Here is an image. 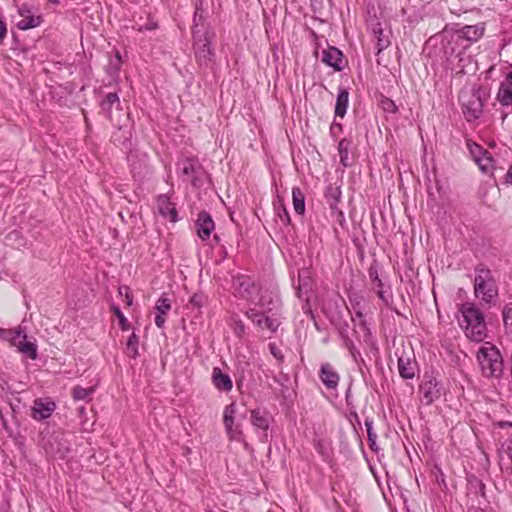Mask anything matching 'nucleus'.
Segmentation results:
<instances>
[{
    "label": "nucleus",
    "instance_id": "obj_1",
    "mask_svg": "<svg viewBox=\"0 0 512 512\" xmlns=\"http://www.w3.org/2000/svg\"><path fill=\"white\" fill-rule=\"evenodd\" d=\"M234 295L248 302L247 317L262 330L275 332L280 325V300L274 288L261 287L246 275L233 281Z\"/></svg>",
    "mask_w": 512,
    "mask_h": 512
},
{
    "label": "nucleus",
    "instance_id": "obj_2",
    "mask_svg": "<svg viewBox=\"0 0 512 512\" xmlns=\"http://www.w3.org/2000/svg\"><path fill=\"white\" fill-rule=\"evenodd\" d=\"M459 325L472 341L482 342L487 336V328L482 312L472 303H464L459 308Z\"/></svg>",
    "mask_w": 512,
    "mask_h": 512
},
{
    "label": "nucleus",
    "instance_id": "obj_3",
    "mask_svg": "<svg viewBox=\"0 0 512 512\" xmlns=\"http://www.w3.org/2000/svg\"><path fill=\"white\" fill-rule=\"evenodd\" d=\"M477 362L483 377L500 379L504 372V362L499 349L490 342H485L479 348Z\"/></svg>",
    "mask_w": 512,
    "mask_h": 512
},
{
    "label": "nucleus",
    "instance_id": "obj_4",
    "mask_svg": "<svg viewBox=\"0 0 512 512\" xmlns=\"http://www.w3.org/2000/svg\"><path fill=\"white\" fill-rule=\"evenodd\" d=\"M245 417V414L240 413L236 402L226 405L223 410V425L228 440L243 443L247 447L248 444L245 441L242 429V420Z\"/></svg>",
    "mask_w": 512,
    "mask_h": 512
},
{
    "label": "nucleus",
    "instance_id": "obj_5",
    "mask_svg": "<svg viewBox=\"0 0 512 512\" xmlns=\"http://www.w3.org/2000/svg\"><path fill=\"white\" fill-rule=\"evenodd\" d=\"M0 339L7 341L11 346L17 348V351L25 357L35 360L37 358V345L35 341L28 339V336L22 327L16 329L0 328Z\"/></svg>",
    "mask_w": 512,
    "mask_h": 512
},
{
    "label": "nucleus",
    "instance_id": "obj_6",
    "mask_svg": "<svg viewBox=\"0 0 512 512\" xmlns=\"http://www.w3.org/2000/svg\"><path fill=\"white\" fill-rule=\"evenodd\" d=\"M468 45L455 46L446 43L443 52L446 59V66L456 74L465 73V69L472 63L471 55L467 54Z\"/></svg>",
    "mask_w": 512,
    "mask_h": 512
},
{
    "label": "nucleus",
    "instance_id": "obj_7",
    "mask_svg": "<svg viewBox=\"0 0 512 512\" xmlns=\"http://www.w3.org/2000/svg\"><path fill=\"white\" fill-rule=\"evenodd\" d=\"M475 295L487 304H490L498 295L496 282L487 269H478L475 277Z\"/></svg>",
    "mask_w": 512,
    "mask_h": 512
},
{
    "label": "nucleus",
    "instance_id": "obj_8",
    "mask_svg": "<svg viewBox=\"0 0 512 512\" xmlns=\"http://www.w3.org/2000/svg\"><path fill=\"white\" fill-rule=\"evenodd\" d=\"M483 33L484 26L482 24L467 25L451 34L447 43H451L455 46H469L471 43L478 41L482 37Z\"/></svg>",
    "mask_w": 512,
    "mask_h": 512
},
{
    "label": "nucleus",
    "instance_id": "obj_9",
    "mask_svg": "<svg viewBox=\"0 0 512 512\" xmlns=\"http://www.w3.org/2000/svg\"><path fill=\"white\" fill-rule=\"evenodd\" d=\"M194 49L197 60L201 65H208L211 61V36L208 32L194 31Z\"/></svg>",
    "mask_w": 512,
    "mask_h": 512
},
{
    "label": "nucleus",
    "instance_id": "obj_10",
    "mask_svg": "<svg viewBox=\"0 0 512 512\" xmlns=\"http://www.w3.org/2000/svg\"><path fill=\"white\" fill-rule=\"evenodd\" d=\"M56 409V404L50 398H37L31 408V417L41 421L49 418Z\"/></svg>",
    "mask_w": 512,
    "mask_h": 512
},
{
    "label": "nucleus",
    "instance_id": "obj_11",
    "mask_svg": "<svg viewBox=\"0 0 512 512\" xmlns=\"http://www.w3.org/2000/svg\"><path fill=\"white\" fill-rule=\"evenodd\" d=\"M250 422L257 430L260 441H267V431L270 427V417L268 413L260 409H254L250 413Z\"/></svg>",
    "mask_w": 512,
    "mask_h": 512
},
{
    "label": "nucleus",
    "instance_id": "obj_12",
    "mask_svg": "<svg viewBox=\"0 0 512 512\" xmlns=\"http://www.w3.org/2000/svg\"><path fill=\"white\" fill-rule=\"evenodd\" d=\"M19 15L22 19L17 23L20 30H27L38 27L41 24L42 18L33 12V8L28 4H23L18 9Z\"/></svg>",
    "mask_w": 512,
    "mask_h": 512
},
{
    "label": "nucleus",
    "instance_id": "obj_13",
    "mask_svg": "<svg viewBox=\"0 0 512 512\" xmlns=\"http://www.w3.org/2000/svg\"><path fill=\"white\" fill-rule=\"evenodd\" d=\"M420 393L422 395V401L427 405L438 399L440 396V389L436 379H425L420 385Z\"/></svg>",
    "mask_w": 512,
    "mask_h": 512
},
{
    "label": "nucleus",
    "instance_id": "obj_14",
    "mask_svg": "<svg viewBox=\"0 0 512 512\" xmlns=\"http://www.w3.org/2000/svg\"><path fill=\"white\" fill-rule=\"evenodd\" d=\"M156 209L164 219H168L173 223L177 221L175 205L170 201L168 196L160 195L157 198Z\"/></svg>",
    "mask_w": 512,
    "mask_h": 512
},
{
    "label": "nucleus",
    "instance_id": "obj_15",
    "mask_svg": "<svg viewBox=\"0 0 512 512\" xmlns=\"http://www.w3.org/2000/svg\"><path fill=\"white\" fill-rule=\"evenodd\" d=\"M197 234L203 240L206 241L210 238L211 233L214 231V221L206 212L199 214L196 221Z\"/></svg>",
    "mask_w": 512,
    "mask_h": 512
},
{
    "label": "nucleus",
    "instance_id": "obj_16",
    "mask_svg": "<svg viewBox=\"0 0 512 512\" xmlns=\"http://www.w3.org/2000/svg\"><path fill=\"white\" fill-rule=\"evenodd\" d=\"M319 377L322 383L328 389H335L338 386L340 380L339 374L329 363H325L321 366Z\"/></svg>",
    "mask_w": 512,
    "mask_h": 512
},
{
    "label": "nucleus",
    "instance_id": "obj_17",
    "mask_svg": "<svg viewBox=\"0 0 512 512\" xmlns=\"http://www.w3.org/2000/svg\"><path fill=\"white\" fill-rule=\"evenodd\" d=\"M212 383L214 387L221 392H230L233 388L231 377L228 374L223 373L218 367L213 368Z\"/></svg>",
    "mask_w": 512,
    "mask_h": 512
},
{
    "label": "nucleus",
    "instance_id": "obj_18",
    "mask_svg": "<svg viewBox=\"0 0 512 512\" xmlns=\"http://www.w3.org/2000/svg\"><path fill=\"white\" fill-rule=\"evenodd\" d=\"M171 309V301L165 297L161 296L155 306V324L158 328H163L166 322V316Z\"/></svg>",
    "mask_w": 512,
    "mask_h": 512
},
{
    "label": "nucleus",
    "instance_id": "obj_19",
    "mask_svg": "<svg viewBox=\"0 0 512 512\" xmlns=\"http://www.w3.org/2000/svg\"><path fill=\"white\" fill-rule=\"evenodd\" d=\"M322 61L337 71L342 70L343 55L342 52L335 47H329L323 51Z\"/></svg>",
    "mask_w": 512,
    "mask_h": 512
},
{
    "label": "nucleus",
    "instance_id": "obj_20",
    "mask_svg": "<svg viewBox=\"0 0 512 512\" xmlns=\"http://www.w3.org/2000/svg\"><path fill=\"white\" fill-rule=\"evenodd\" d=\"M482 112V104L479 98L473 96L468 103H463V113L468 121L479 118Z\"/></svg>",
    "mask_w": 512,
    "mask_h": 512
},
{
    "label": "nucleus",
    "instance_id": "obj_21",
    "mask_svg": "<svg viewBox=\"0 0 512 512\" xmlns=\"http://www.w3.org/2000/svg\"><path fill=\"white\" fill-rule=\"evenodd\" d=\"M349 104V93L346 89H340L336 99L335 115L343 118Z\"/></svg>",
    "mask_w": 512,
    "mask_h": 512
},
{
    "label": "nucleus",
    "instance_id": "obj_22",
    "mask_svg": "<svg viewBox=\"0 0 512 512\" xmlns=\"http://www.w3.org/2000/svg\"><path fill=\"white\" fill-rule=\"evenodd\" d=\"M177 166L178 170L181 172L183 176L187 178V180H191L197 170L195 160L190 158L180 160Z\"/></svg>",
    "mask_w": 512,
    "mask_h": 512
},
{
    "label": "nucleus",
    "instance_id": "obj_23",
    "mask_svg": "<svg viewBox=\"0 0 512 512\" xmlns=\"http://www.w3.org/2000/svg\"><path fill=\"white\" fill-rule=\"evenodd\" d=\"M292 200L294 211L299 215H303L305 212V195L299 187L292 189Z\"/></svg>",
    "mask_w": 512,
    "mask_h": 512
},
{
    "label": "nucleus",
    "instance_id": "obj_24",
    "mask_svg": "<svg viewBox=\"0 0 512 512\" xmlns=\"http://www.w3.org/2000/svg\"><path fill=\"white\" fill-rule=\"evenodd\" d=\"M497 100L502 106L512 107V87L509 84H501L497 93Z\"/></svg>",
    "mask_w": 512,
    "mask_h": 512
},
{
    "label": "nucleus",
    "instance_id": "obj_25",
    "mask_svg": "<svg viewBox=\"0 0 512 512\" xmlns=\"http://www.w3.org/2000/svg\"><path fill=\"white\" fill-rule=\"evenodd\" d=\"M398 368L400 375L405 379H412L415 375V368L408 359L405 361L403 358H399Z\"/></svg>",
    "mask_w": 512,
    "mask_h": 512
},
{
    "label": "nucleus",
    "instance_id": "obj_26",
    "mask_svg": "<svg viewBox=\"0 0 512 512\" xmlns=\"http://www.w3.org/2000/svg\"><path fill=\"white\" fill-rule=\"evenodd\" d=\"M475 163L478 165L480 170L485 173L491 172L494 167V161L489 152L485 153L480 158H477Z\"/></svg>",
    "mask_w": 512,
    "mask_h": 512
},
{
    "label": "nucleus",
    "instance_id": "obj_27",
    "mask_svg": "<svg viewBox=\"0 0 512 512\" xmlns=\"http://www.w3.org/2000/svg\"><path fill=\"white\" fill-rule=\"evenodd\" d=\"M94 392V388H84L81 386H76L73 388L72 395L73 398L77 401L80 400H90L91 396Z\"/></svg>",
    "mask_w": 512,
    "mask_h": 512
},
{
    "label": "nucleus",
    "instance_id": "obj_28",
    "mask_svg": "<svg viewBox=\"0 0 512 512\" xmlns=\"http://www.w3.org/2000/svg\"><path fill=\"white\" fill-rule=\"evenodd\" d=\"M275 211L277 213V217L280 220L281 224L284 226H288L290 224V216H289V213H288L286 207L284 206V204L281 200H279L275 204Z\"/></svg>",
    "mask_w": 512,
    "mask_h": 512
},
{
    "label": "nucleus",
    "instance_id": "obj_29",
    "mask_svg": "<svg viewBox=\"0 0 512 512\" xmlns=\"http://www.w3.org/2000/svg\"><path fill=\"white\" fill-rule=\"evenodd\" d=\"M120 105L119 97L116 93H109L106 95L105 99L101 102V108L106 113H110L113 105Z\"/></svg>",
    "mask_w": 512,
    "mask_h": 512
},
{
    "label": "nucleus",
    "instance_id": "obj_30",
    "mask_svg": "<svg viewBox=\"0 0 512 512\" xmlns=\"http://www.w3.org/2000/svg\"><path fill=\"white\" fill-rule=\"evenodd\" d=\"M126 354L131 358H136L138 355V337L132 334L126 343Z\"/></svg>",
    "mask_w": 512,
    "mask_h": 512
},
{
    "label": "nucleus",
    "instance_id": "obj_31",
    "mask_svg": "<svg viewBox=\"0 0 512 512\" xmlns=\"http://www.w3.org/2000/svg\"><path fill=\"white\" fill-rule=\"evenodd\" d=\"M502 314L505 329L509 334H512V303L505 305Z\"/></svg>",
    "mask_w": 512,
    "mask_h": 512
},
{
    "label": "nucleus",
    "instance_id": "obj_32",
    "mask_svg": "<svg viewBox=\"0 0 512 512\" xmlns=\"http://www.w3.org/2000/svg\"><path fill=\"white\" fill-rule=\"evenodd\" d=\"M112 311L114 315L118 318L121 329L124 331L129 330V322L127 318L124 316V314L121 312L120 308L118 306H112Z\"/></svg>",
    "mask_w": 512,
    "mask_h": 512
},
{
    "label": "nucleus",
    "instance_id": "obj_33",
    "mask_svg": "<svg viewBox=\"0 0 512 512\" xmlns=\"http://www.w3.org/2000/svg\"><path fill=\"white\" fill-rule=\"evenodd\" d=\"M468 149H469V152L472 155L473 160L475 162H476L477 158H480L485 153H487V151H485L480 145H478L476 143H469L468 144Z\"/></svg>",
    "mask_w": 512,
    "mask_h": 512
},
{
    "label": "nucleus",
    "instance_id": "obj_34",
    "mask_svg": "<svg viewBox=\"0 0 512 512\" xmlns=\"http://www.w3.org/2000/svg\"><path fill=\"white\" fill-rule=\"evenodd\" d=\"M381 107L385 112L395 113L397 111L396 104L389 98H382Z\"/></svg>",
    "mask_w": 512,
    "mask_h": 512
},
{
    "label": "nucleus",
    "instance_id": "obj_35",
    "mask_svg": "<svg viewBox=\"0 0 512 512\" xmlns=\"http://www.w3.org/2000/svg\"><path fill=\"white\" fill-rule=\"evenodd\" d=\"M352 320L355 323V325L361 326L363 328V330L365 331V333L369 334V329L367 328V326L363 320V315H362L361 311H356L355 317H353Z\"/></svg>",
    "mask_w": 512,
    "mask_h": 512
},
{
    "label": "nucleus",
    "instance_id": "obj_36",
    "mask_svg": "<svg viewBox=\"0 0 512 512\" xmlns=\"http://www.w3.org/2000/svg\"><path fill=\"white\" fill-rule=\"evenodd\" d=\"M119 294L120 295H125V302H126V305L127 306H131L132 305V296L130 295L129 293V288L126 287V286H122L119 288Z\"/></svg>",
    "mask_w": 512,
    "mask_h": 512
},
{
    "label": "nucleus",
    "instance_id": "obj_37",
    "mask_svg": "<svg viewBox=\"0 0 512 512\" xmlns=\"http://www.w3.org/2000/svg\"><path fill=\"white\" fill-rule=\"evenodd\" d=\"M204 302H205V298L203 295H200V294H195L190 299V303L197 307H201Z\"/></svg>",
    "mask_w": 512,
    "mask_h": 512
},
{
    "label": "nucleus",
    "instance_id": "obj_38",
    "mask_svg": "<svg viewBox=\"0 0 512 512\" xmlns=\"http://www.w3.org/2000/svg\"><path fill=\"white\" fill-rule=\"evenodd\" d=\"M122 63L121 55L119 51H116L115 53V61H111L110 65L114 68L115 73H118L120 66Z\"/></svg>",
    "mask_w": 512,
    "mask_h": 512
},
{
    "label": "nucleus",
    "instance_id": "obj_39",
    "mask_svg": "<svg viewBox=\"0 0 512 512\" xmlns=\"http://www.w3.org/2000/svg\"><path fill=\"white\" fill-rule=\"evenodd\" d=\"M269 347H270V351L274 357H276L277 359L282 358V354H281L280 350L274 344H270Z\"/></svg>",
    "mask_w": 512,
    "mask_h": 512
},
{
    "label": "nucleus",
    "instance_id": "obj_40",
    "mask_svg": "<svg viewBox=\"0 0 512 512\" xmlns=\"http://www.w3.org/2000/svg\"><path fill=\"white\" fill-rule=\"evenodd\" d=\"M7 32L6 24L0 20V41L5 37Z\"/></svg>",
    "mask_w": 512,
    "mask_h": 512
},
{
    "label": "nucleus",
    "instance_id": "obj_41",
    "mask_svg": "<svg viewBox=\"0 0 512 512\" xmlns=\"http://www.w3.org/2000/svg\"><path fill=\"white\" fill-rule=\"evenodd\" d=\"M388 44V41L381 38L380 36L378 37V46H379V51H381L383 48H385Z\"/></svg>",
    "mask_w": 512,
    "mask_h": 512
},
{
    "label": "nucleus",
    "instance_id": "obj_42",
    "mask_svg": "<svg viewBox=\"0 0 512 512\" xmlns=\"http://www.w3.org/2000/svg\"><path fill=\"white\" fill-rule=\"evenodd\" d=\"M366 426H367V430H368V439H369V441L374 443V441L376 439V435L371 432V429H370V426L368 423H366Z\"/></svg>",
    "mask_w": 512,
    "mask_h": 512
},
{
    "label": "nucleus",
    "instance_id": "obj_43",
    "mask_svg": "<svg viewBox=\"0 0 512 512\" xmlns=\"http://www.w3.org/2000/svg\"><path fill=\"white\" fill-rule=\"evenodd\" d=\"M501 84H509L512 87V71L507 74L505 81L502 82Z\"/></svg>",
    "mask_w": 512,
    "mask_h": 512
},
{
    "label": "nucleus",
    "instance_id": "obj_44",
    "mask_svg": "<svg viewBox=\"0 0 512 512\" xmlns=\"http://www.w3.org/2000/svg\"><path fill=\"white\" fill-rule=\"evenodd\" d=\"M236 331H237L238 333H242V332L244 331V326H243V324H241V323H240V324H237Z\"/></svg>",
    "mask_w": 512,
    "mask_h": 512
},
{
    "label": "nucleus",
    "instance_id": "obj_45",
    "mask_svg": "<svg viewBox=\"0 0 512 512\" xmlns=\"http://www.w3.org/2000/svg\"><path fill=\"white\" fill-rule=\"evenodd\" d=\"M375 33H379L380 35L382 34V30L379 28L378 30H374Z\"/></svg>",
    "mask_w": 512,
    "mask_h": 512
}]
</instances>
